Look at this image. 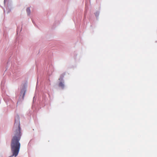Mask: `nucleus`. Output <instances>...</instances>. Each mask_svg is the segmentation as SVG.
I'll use <instances>...</instances> for the list:
<instances>
[{
  "mask_svg": "<svg viewBox=\"0 0 157 157\" xmlns=\"http://www.w3.org/2000/svg\"><path fill=\"white\" fill-rule=\"evenodd\" d=\"M20 125L19 120L15 121L13 129V136L10 144L12 155L10 157H16L20 151L21 144L19 141L21 136V129Z\"/></svg>",
  "mask_w": 157,
  "mask_h": 157,
  "instance_id": "1",
  "label": "nucleus"
},
{
  "mask_svg": "<svg viewBox=\"0 0 157 157\" xmlns=\"http://www.w3.org/2000/svg\"><path fill=\"white\" fill-rule=\"evenodd\" d=\"M59 86L60 87L63 89L64 88V85L63 83L62 82H61L59 83Z\"/></svg>",
  "mask_w": 157,
  "mask_h": 157,
  "instance_id": "2",
  "label": "nucleus"
},
{
  "mask_svg": "<svg viewBox=\"0 0 157 157\" xmlns=\"http://www.w3.org/2000/svg\"><path fill=\"white\" fill-rule=\"evenodd\" d=\"M25 88H24L23 90H22L21 91V93L23 94V98L25 96Z\"/></svg>",
  "mask_w": 157,
  "mask_h": 157,
  "instance_id": "3",
  "label": "nucleus"
},
{
  "mask_svg": "<svg viewBox=\"0 0 157 157\" xmlns=\"http://www.w3.org/2000/svg\"><path fill=\"white\" fill-rule=\"evenodd\" d=\"M26 12L28 15H29L30 13V10L29 8H27L26 9Z\"/></svg>",
  "mask_w": 157,
  "mask_h": 157,
  "instance_id": "4",
  "label": "nucleus"
},
{
  "mask_svg": "<svg viewBox=\"0 0 157 157\" xmlns=\"http://www.w3.org/2000/svg\"><path fill=\"white\" fill-rule=\"evenodd\" d=\"M64 75H65V74H62L60 76L61 78H63V77L64 76Z\"/></svg>",
  "mask_w": 157,
  "mask_h": 157,
  "instance_id": "5",
  "label": "nucleus"
}]
</instances>
